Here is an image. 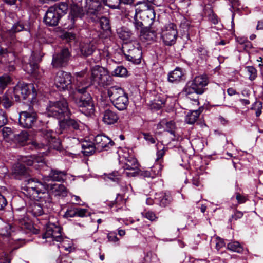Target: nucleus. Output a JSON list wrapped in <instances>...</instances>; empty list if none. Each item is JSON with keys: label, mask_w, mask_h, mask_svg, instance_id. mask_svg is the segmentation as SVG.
Here are the masks:
<instances>
[{"label": "nucleus", "mask_w": 263, "mask_h": 263, "mask_svg": "<svg viewBox=\"0 0 263 263\" xmlns=\"http://www.w3.org/2000/svg\"><path fill=\"white\" fill-rule=\"evenodd\" d=\"M112 78L108 71L104 67L95 66L91 70V77L89 81H78L77 85V91L81 95L80 99L77 101V104L80 107L92 106V98L87 89L91 85L96 87H105L109 85Z\"/></svg>", "instance_id": "1"}, {"label": "nucleus", "mask_w": 263, "mask_h": 263, "mask_svg": "<svg viewBox=\"0 0 263 263\" xmlns=\"http://www.w3.org/2000/svg\"><path fill=\"white\" fill-rule=\"evenodd\" d=\"M20 161L17 163V175H23L25 177L20 178L24 180V182L21 185L22 192L27 196L33 198L37 197L40 194H44L47 191V185L34 179H27V175L29 174L28 168H26L24 163L28 166H31L33 164V160L29 156H20L17 158Z\"/></svg>", "instance_id": "2"}, {"label": "nucleus", "mask_w": 263, "mask_h": 263, "mask_svg": "<svg viewBox=\"0 0 263 263\" xmlns=\"http://www.w3.org/2000/svg\"><path fill=\"white\" fill-rule=\"evenodd\" d=\"M68 5L66 2H61L48 8L44 17V22L49 26L58 25L59 20L67 12Z\"/></svg>", "instance_id": "3"}, {"label": "nucleus", "mask_w": 263, "mask_h": 263, "mask_svg": "<svg viewBox=\"0 0 263 263\" xmlns=\"http://www.w3.org/2000/svg\"><path fill=\"white\" fill-rule=\"evenodd\" d=\"M107 95L118 110H123L127 107L129 102L128 96L121 87L118 86L110 87L107 90Z\"/></svg>", "instance_id": "4"}, {"label": "nucleus", "mask_w": 263, "mask_h": 263, "mask_svg": "<svg viewBox=\"0 0 263 263\" xmlns=\"http://www.w3.org/2000/svg\"><path fill=\"white\" fill-rule=\"evenodd\" d=\"M209 83V79L206 76H196L193 81L189 82L184 88V91L189 98L190 95L195 93L202 94L205 89V87Z\"/></svg>", "instance_id": "5"}, {"label": "nucleus", "mask_w": 263, "mask_h": 263, "mask_svg": "<svg viewBox=\"0 0 263 263\" xmlns=\"http://www.w3.org/2000/svg\"><path fill=\"white\" fill-rule=\"evenodd\" d=\"M47 115H69L72 114L68 108L67 103L65 100L49 101L46 106Z\"/></svg>", "instance_id": "6"}, {"label": "nucleus", "mask_w": 263, "mask_h": 263, "mask_svg": "<svg viewBox=\"0 0 263 263\" xmlns=\"http://www.w3.org/2000/svg\"><path fill=\"white\" fill-rule=\"evenodd\" d=\"M178 37L176 25L170 23L164 26L162 31L161 38L166 46H172L175 44Z\"/></svg>", "instance_id": "7"}, {"label": "nucleus", "mask_w": 263, "mask_h": 263, "mask_svg": "<svg viewBox=\"0 0 263 263\" xmlns=\"http://www.w3.org/2000/svg\"><path fill=\"white\" fill-rule=\"evenodd\" d=\"M52 132H47L44 134V138L47 141L46 143H39L36 140L31 142V148L35 149H46L50 147L53 149H57L59 147L60 141L52 135Z\"/></svg>", "instance_id": "8"}, {"label": "nucleus", "mask_w": 263, "mask_h": 263, "mask_svg": "<svg viewBox=\"0 0 263 263\" xmlns=\"http://www.w3.org/2000/svg\"><path fill=\"white\" fill-rule=\"evenodd\" d=\"M18 211L22 212V214H17V216H20L18 223L17 222V227H19V229L17 228V235L19 234V236H21L24 233L27 234L30 232L33 228V226L30 220L25 216L27 212L26 207L22 205L17 209Z\"/></svg>", "instance_id": "9"}, {"label": "nucleus", "mask_w": 263, "mask_h": 263, "mask_svg": "<svg viewBox=\"0 0 263 263\" xmlns=\"http://www.w3.org/2000/svg\"><path fill=\"white\" fill-rule=\"evenodd\" d=\"M22 64L24 71L32 75L34 77L39 78V65L34 55L31 54L29 57L26 55L23 57Z\"/></svg>", "instance_id": "10"}, {"label": "nucleus", "mask_w": 263, "mask_h": 263, "mask_svg": "<svg viewBox=\"0 0 263 263\" xmlns=\"http://www.w3.org/2000/svg\"><path fill=\"white\" fill-rule=\"evenodd\" d=\"M71 56L70 52L67 48H63L58 53L52 56L51 64L54 68H61L66 66Z\"/></svg>", "instance_id": "11"}, {"label": "nucleus", "mask_w": 263, "mask_h": 263, "mask_svg": "<svg viewBox=\"0 0 263 263\" xmlns=\"http://www.w3.org/2000/svg\"><path fill=\"white\" fill-rule=\"evenodd\" d=\"M69 12L68 14V20L70 21L72 25H74L75 23L79 20H82L84 17L86 10H84L83 7L79 4L72 2H69Z\"/></svg>", "instance_id": "12"}, {"label": "nucleus", "mask_w": 263, "mask_h": 263, "mask_svg": "<svg viewBox=\"0 0 263 263\" xmlns=\"http://www.w3.org/2000/svg\"><path fill=\"white\" fill-rule=\"evenodd\" d=\"M71 75L70 73L59 71L55 78V84L60 90H65L71 87Z\"/></svg>", "instance_id": "13"}, {"label": "nucleus", "mask_w": 263, "mask_h": 263, "mask_svg": "<svg viewBox=\"0 0 263 263\" xmlns=\"http://www.w3.org/2000/svg\"><path fill=\"white\" fill-rule=\"evenodd\" d=\"M61 228L54 223H48L46 228V231L42 235L43 239L51 238L53 240L58 242L62 241L63 237L61 234Z\"/></svg>", "instance_id": "14"}, {"label": "nucleus", "mask_w": 263, "mask_h": 263, "mask_svg": "<svg viewBox=\"0 0 263 263\" xmlns=\"http://www.w3.org/2000/svg\"><path fill=\"white\" fill-rule=\"evenodd\" d=\"M87 14L91 17H100L102 13V5L99 0H86Z\"/></svg>", "instance_id": "15"}, {"label": "nucleus", "mask_w": 263, "mask_h": 263, "mask_svg": "<svg viewBox=\"0 0 263 263\" xmlns=\"http://www.w3.org/2000/svg\"><path fill=\"white\" fill-rule=\"evenodd\" d=\"M123 168L125 170L131 171V172H125L126 176L129 177L136 176L138 172V164L137 160L131 157L126 159Z\"/></svg>", "instance_id": "16"}, {"label": "nucleus", "mask_w": 263, "mask_h": 263, "mask_svg": "<svg viewBox=\"0 0 263 263\" xmlns=\"http://www.w3.org/2000/svg\"><path fill=\"white\" fill-rule=\"evenodd\" d=\"M94 141L96 148L99 151H101L103 148L107 147L109 144L111 146L114 144V142L110 139L103 134L96 136Z\"/></svg>", "instance_id": "17"}, {"label": "nucleus", "mask_w": 263, "mask_h": 263, "mask_svg": "<svg viewBox=\"0 0 263 263\" xmlns=\"http://www.w3.org/2000/svg\"><path fill=\"white\" fill-rule=\"evenodd\" d=\"M144 9L141 11V17L145 21L150 22L151 24L155 18V12L154 7L151 4L144 3Z\"/></svg>", "instance_id": "18"}, {"label": "nucleus", "mask_w": 263, "mask_h": 263, "mask_svg": "<svg viewBox=\"0 0 263 263\" xmlns=\"http://www.w3.org/2000/svg\"><path fill=\"white\" fill-rule=\"evenodd\" d=\"M49 189L50 193L54 196H62L65 197L67 196V190L65 186L63 184H51L47 185V190Z\"/></svg>", "instance_id": "19"}, {"label": "nucleus", "mask_w": 263, "mask_h": 263, "mask_svg": "<svg viewBox=\"0 0 263 263\" xmlns=\"http://www.w3.org/2000/svg\"><path fill=\"white\" fill-rule=\"evenodd\" d=\"M142 54V50L139 47H134L129 49L128 54H126V57L128 61L134 64H139L141 61Z\"/></svg>", "instance_id": "20"}, {"label": "nucleus", "mask_w": 263, "mask_h": 263, "mask_svg": "<svg viewBox=\"0 0 263 263\" xmlns=\"http://www.w3.org/2000/svg\"><path fill=\"white\" fill-rule=\"evenodd\" d=\"M88 210L86 209L77 208L75 207L69 208L65 213V218H72L76 216L84 217L86 216Z\"/></svg>", "instance_id": "21"}, {"label": "nucleus", "mask_w": 263, "mask_h": 263, "mask_svg": "<svg viewBox=\"0 0 263 263\" xmlns=\"http://www.w3.org/2000/svg\"><path fill=\"white\" fill-rule=\"evenodd\" d=\"M95 46L92 42L87 40L80 44V51L84 57H88L92 54L95 50Z\"/></svg>", "instance_id": "22"}, {"label": "nucleus", "mask_w": 263, "mask_h": 263, "mask_svg": "<svg viewBox=\"0 0 263 263\" xmlns=\"http://www.w3.org/2000/svg\"><path fill=\"white\" fill-rule=\"evenodd\" d=\"M156 200L160 206L166 207L170 205L172 201V198L168 193L162 192L156 195Z\"/></svg>", "instance_id": "23"}, {"label": "nucleus", "mask_w": 263, "mask_h": 263, "mask_svg": "<svg viewBox=\"0 0 263 263\" xmlns=\"http://www.w3.org/2000/svg\"><path fill=\"white\" fill-rule=\"evenodd\" d=\"M59 125L61 129H65L67 128H72L74 129H79L80 124L75 120L70 118L64 119L59 121Z\"/></svg>", "instance_id": "24"}, {"label": "nucleus", "mask_w": 263, "mask_h": 263, "mask_svg": "<svg viewBox=\"0 0 263 263\" xmlns=\"http://www.w3.org/2000/svg\"><path fill=\"white\" fill-rule=\"evenodd\" d=\"M184 74L180 68L177 67L168 74V81L172 83L180 81L183 79Z\"/></svg>", "instance_id": "25"}, {"label": "nucleus", "mask_w": 263, "mask_h": 263, "mask_svg": "<svg viewBox=\"0 0 263 263\" xmlns=\"http://www.w3.org/2000/svg\"><path fill=\"white\" fill-rule=\"evenodd\" d=\"M92 20L94 22L99 21L101 28L103 30L106 32L110 31V26L108 18L103 17L101 16V14H100L99 17L92 16Z\"/></svg>", "instance_id": "26"}, {"label": "nucleus", "mask_w": 263, "mask_h": 263, "mask_svg": "<svg viewBox=\"0 0 263 263\" xmlns=\"http://www.w3.org/2000/svg\"><path fill=\"white\" fill-rule=\"evenodd\" d=\"M82 152L84 155H92L97 148L96 145L91 142L84 141L82 143Z\"/></svg>", "instance_id": "27"}, {"label": "nucleus", "mask_w": 263, "mask_h": 263, "mask_svg": "<svg viewBox=\"0 0 263 263\" xmlns=\"http://www.w3.org/2000/svg\"><path fill=\"white\" fill-rule=\"evenodd\" d=\"M18 88L21 91L22 97L25 99L30 93L31 91L33 89V86L31 84H22L20 85L17 84V91Z\"/></svg>", "instance_id": "28"}, {"label": "nucleus", "mask_w": 263, "mask_h": 263, "mask_svg": "<svg viewBox=\"0 0 263 263\" xmlns=\"http://www.w3.org/2000/svg\"><path fill=\"white\" fill-rule=\"evenodd\" d=\"M66 173L65 171H61L58 170H52L49 174V177L51 180L55 181H60L64 179Z\"/></svg>", "instance_id": "29"}, {"label": "nucleus", "mask_w": 263, "mask_h": 263, "mask_svg": "<svg viewBox=\"0 0 263 263\" xmlns=\"http://www.w3.org/2000/svg\"><path fill=\"white\" fill-rule=\"evenodd\" d=\"M152 108L158 109L162 107V105L165 103V99L161 95H157L155 98L151 101Z\"/></svg>", "instance_id": "30"}, {"label": "nucleus", "mask_w": 263, "mask_h": 263, "mask_svg": "<svg viewBox=\"0 0 263 263\" xmlns=\"http://www.w3.org/2000/svg\"><path fill=\"white\" fill-rule=\"evenodd\" d=\"M2 132L4 138L7 142L13 141L15 140V134L10 128L4 127L3 128Z\"/></svg>", "instance_id": "31"}, {"label": "nucleus", "mask_w": 263, "mask_h": 263, "mask_svg": "<svg viewBox=\"0 0 263 263\" xmlns=\"http://www.w3.org/2000/svg\"><path fill=\"white\" fill-rule=\"evenodd\" d=\"M117 33L120 39L123 40H128L132 35V32L128 28L122 27L117 30Z\"/></svg>", "instance_id": "32"}, {"label": "nucleus", "mask_w": 263, "mask_h": 263, "mask_svg": "<svg viewBox=\"0 0 263 263\" xmlns=\"http://www.w3.org/2000/svg\"><path fill=\"white\" fill-rule=\"evenodd\" d=\"M141 36L147 41H154L156 39L157 33L155 31L146 29L141 31Z\"/></svg>", "instance_id": "33"}, {"label": "nucleus", "mask_w": 263, "mask_h": 263, "mask_svg": "<svg viewBox=\"0 0 263 263\" xmlns=\"http://www.w3.org/2000/svg\"><path fill=\"white\" fill-rule=\"evenodd\" d=\"M86 74H87V70H86L81 71L77 72L76 73L77 82H76V92H75V94H76V96L78 98V99H76V103H77V101H78L80 99V97L81 96V95L79 94L77 91V84L78 83V81H84V82L89 81V79H86L85 78V76H86Z\"/></svg>", "instance_id": "34"}, {"label": "nucleus", "mask_w": 263, "mask_h": 263, "mask_svg": "<svg viewBox=\"0 0 263 263\" xmlns=\"http://www.w3.org/2000/svg\"><path fill=\"white\" fill-rule=\"evenodd\" d=\"M30 211L34 216H41L44 212L42 205L39 203H34L32 204L30 208Z\"/></svg>", "instance_id": "35"}, {"label": "nucleus", "mask_w": 263, "mask_h": 263, "mask_svg": "<svg viewBox=\"0 0 263 263\" xmlns=\"http://www.w3.org/2000/svg\"><path fill=\"white\" fill-rule=\"evenodd\" d=\"M204 15L207 16L209 20L214 24H217L218 23L217 16L214 13L213 10L210 7L204 9Z\"/></svg>", "instance_id": "36"}, {"label": "nucleus", "mask_w": 263, "mask_h": 263, "mask_svg": "<svg viewBox=\"0 0 263 263\" xmlns=\"http://www.w3.org/2000/svg\"><path fill=\"white\" fill-rule=\"evenodd\" d=\"M115 77H124L127 75V69L123 66H118L111 72Z\"/></svg>", "instance_id": "37"}, {"label": "nucleus", "mask_w": 263, "mask_h": 263, "mask_svg": "<svg viewBox=\"0 0 263 263\" xmlns=\"http://www.w3.org/2000/svg\"><path fill=\"white\" fill-rule=\"evenodd\" d=\"M20 116L18 119L19 122L21 124H23L22 120H24V126L27 128H29L31 126L34 120L36 119V116Z\"/></svg>", "instance_id": "38"}, {"label": "nucleus", "mask_w": 263, "mask_h": 263, "mask_svg": "<svg viewBox=\"0 0 263 263\" xmlns=\"http://www.w3.org/2000/svg\"><path fill=\"white\" fill-rule=\"evenodd\" d=\"M227 248L228 249L237 253H241L243 250V247L237 241L229 243L227 245Z\"/></svg>", "instance_id": "39"}, {"label": "nucleus", "mask_w": 263, "mask_h": 263, "mask_svg": "<svg viewBox=\"0 0 263 263\" xmlns=\"http://www.w3.org/2000/svg\"><path fill=\"white\" fill-rule=\"evenodd\" d=\"M28 140V134L26 132L23 131L17 135V144L21 146L25 145Z\"/></svg>", "instance_id": "40"}, {"label": "nucleus", "mask_w": 263, "mask_h": 263, "mask_svg": "<svg viewBox=\"0 0 263 263\" xmlns=\"http://www.w3.org/2000/svg\"><path fill=\"white\" fill-rule=\"evenodd\" d=\"M119 118L118 116H103V121L107 125L114 124L117 122Z\"/></svg>", "instance_id": "41"}, {"label": "nucleus", "mask_w": 263, "mask_h": 263, "mask_svg": "<svg viewBox=\"0 0 263 263\" xmlns=\"http://www.w3.org/2000/svg\"><path fill=\"white\" fill-rule=\"evenodd\" d=\"M196 51L199 57L202 59H205L208 57V52L203 46L198 47Z\"/></svg>", "instance_id": "42"}, {"label": "nucleus", "mask_w": 263, "mask_h": 263, "mask_svg": "<svg viewBox=\"0 0 263 263\" xmlns=\"http://www.w3.org/2000/svg\"><path fill=\"white\" fill-rule=\"evenodd\" d=\"M122 3L121 0H108L105 1L106 5L112 9L119 8V5Z\"/></svg>", "instance_id": "43"}, {"label": "nucleus", "mask_w": 263, "mask_h": 263, "mask_svg": "<svg viewBox=\"0 0 263 263\" xmlns=\"http://www.w3.org/2000/svg\"><path fill=\"white\" fill-rule=\"evenodd\" d=\"M10 82V78L8 76H3L0 77V87L4 90L7 85Z\"/></svg>", "instance_id": "44"}, {"label": "nucleus", "mask_w": 263, "mask_h": 263, "mask_svg": "<svg viewBox=\"0 0 263 263\" xmlns=\"http://www.w3.org/2000/svg\"><path fill=\"white\" fill-rule=\"evenodd\" d=\"M246 69L249 76V79L251 81L254 80L257 76L256 69L253 66H247Z\"/></svg>", "instance_id": "45"}, {"label": "nucleus", "mask_w": 263, "mask_h": 263, "mask_svg": "<svg viewBox=\"0 0 263 263\" xmlns=\"http://www.w3.org/2000/svg\"><path fill=\"white\" fill-rule=\"evenodd\" d=\"M10 234L9 226L2 222V227L0 228V235L4 236H9Z\"/></svg>", "instance_id": "46"}, {"label": "nucleus", "mask_w": 263, "mask_h": 263, "mask_svg": "<svg viewBox=\"0 0 263 263\" xmlns=\"http://www.w3.org/2000/svg\"><path fill=\"white\" fill-rule=\"evenodd\" d=\"M108 180L114 182H119L120 179V175L118 172H113L107 175Z\"/></svg>", "instance_id": "47"}, {"label": "nucleus", "mask_w": 263, "mask_h": 263, "mask_svg": "<svg viewBox=\"0 0 263 263\" xmlns=\"http://www.w3.org/2000/svg\"><path fill=\"white\" fill-rule=\"evenodd\" d=\"M243 213L241 211H236L233 215L231 216L229 221L232 222L233 221L237 220L238 219L241 218L243 216Z\"/></svg>", "instance_id": "48"}, {"label": "nucleus", "mask_w": 263, "mask_h": 263, "mask_svg": "<svg viewBox=\"0 0 263 263\" xmlns=\"http://www.w3.org/2000/svg\"><path fill=\"white\" fill-rule=\"evenodd\" d=\"M137 16V14L136 13L134 17V21L133 22V24L134 25L135 28L137 30H141V31L142 30L143 26H144L143 23L138 21L135 17Z\"/></svg>", "instance_id": "49"}, {"label": "nucleus", "mask_w": 263, "mask_h": 263, "mask_svg": "<svg viewBox=\"0 0 263 263\" xmlns=\"http://www.w3.org/2000/svg\"><path fill=\"white\" fill-rule=\"evenodd\" d=\"M107 238L110 242H116L119 241V238L117 237V234L115 232H110L107 235Z\"/></svg>", "instance_id": "50"}, {"label": "nucleus", "mask_w": 263, "mask_h": 263, "mask_svg": "<svg viewBox=\"0 0 263 263\" xmlns=\"http://www.w3.org/2000/svg\"><path fill=\"white\" fill-rule=\"evenodd\" d=\"M199 116H186L185 122L188 124H193L197 120Z\"/></svg>", "instance_id": "51"}, {"label": "nucleus", "mask_w": 263, "mask_h": 263, "mask_svg": "<svg viewBox=\"0 0 263 263\" xmlns=\"http://www.w3.org/2000/svg\"><path fill=\"white\" fill-rule=\"evenodd\" d=\"M144 216L145 218H146L147 219L151 221L155 220L157 218L155 214L152 211H147L145 212L144 214Z\"/></svg>", "instance_id": "52"}, {"label": "nucleus", "mask_w": 263, "mask_h": 263, "mask_svg": "<svg viewBox=\"0 0 263 263\" xmlns=\"http://www.w3.org/2000/svg\"><path fill=\"white\" fill-rule=\"evenodd\" d=\"M165 124L166 127L169 129L168 131L171 134L174 135V132L173 130L175 127V124L174 122L171 121L170 122H165Z\"/></svg>", "instance_id": "53"}, {"label": "nucleus", "mask_w": 263, "mask_h": 263, "mask_svg": "<svg viewBox=\"0 0 263 263\" xmlns=\"http://www.w3.org/2000/svg\"><path fill=\"white\" fill-rule=\"evenodd\" d=\"M142 134L144 136V138L145 140H146V141H147L148 142L152 144H154L155 143L156 141L155 139L151 134H149V133H142Z\"/></svg>", "instance_id": "54"}, {"label": "nucleus", "mask_w": 263, "mask_h": 263, "mask_svg": "<svg viewBox=\"0 0 263 263\" xmlns=\"http://www.w3.org/2000/svg\"><path fill=\"white\" fill-rule=\"evenodd\" d=\"M3 105L5 108H8L12 105V102L7 97H4L3 99Z\"/></svg>", "instance_id": "55"}, {"label": "nucleus", "mask_w": 263, "mask_h": 263, "mask_svg": "<svg viewBox=\"0 0 263 263\" xmlns=\"http://www.w3.org/2000/svg\"><path fill=\"white\" fill-rule=\"evenodd\" d=\"M224 246V243L223 240L218 237L216 238V248L219 250Z\"/></svg>", "instance_id": "56"}, {"label": "nucleus", "mask_w": 263, "mask_h": 263, "mask_svg": "<svg viewBox=\"0 0 263 263\" xmlns=\"http://www.w3.org/2000/svg\"><path fill=\"white\" fill-rule=\"evenodd\" d=\"M7 201L5 198L0 194V210H3L7 205Z\"/></svg>", "instance_id": "57"}, {"label": "nucleus", "mask_w": 263, "mask_h": 263, "mask_svg": "<svg viewBox=\"0 0 263 263\" xmlns=\"http://www.w3.org/2000/svg\"><path fill=\"white\" fill-rule=\"evenodd\" d=\"M236 198L239 204L243 203L246 201V198L239 193L236 194Z\"/></svg>", "instance_id": "58"}, {"label": "nucleus", "mask_w": 263, "mask_h": 263, "mask_svg": "<svg viewBox=\"0 0 263 263\" xmlns=\"http://www.w3.org/2000/svg\"><path fill=\"white\" fill-rule=\"evenodd\" d=\"M165 153V149L164 147H163L162 149H161L158 150L157 153V158L156 160H158L162 158L163 157V156L164 155Z\"/></svg>", "instance_id": "59"}, {"label": "nucleus", "mask_w": 263, "mask_h": 263, "mask_svg": "<svg viewBox=\"0 0 263 263\" xmlns=\"http://www.w3.org/2000/svg\"><path fill=\"white\" fill-rule=\"evenodd\" d=\"M65 37L69 42L74 41L76 39L75 35L72 33H67L65 34Z\"/></svg>", "instance_id": "60"}, {"label": "nucleus", "mask_w": 263, "mask_h": 263, "mask_svg": "<svg viewBox=\"0 0 263 263\" xmlns=\"http://www.w3.org/2000/svg\"><path fill=\"white\" fill-rule=\"evenodd\" d=\"M242 46L244 50L246 51H248L252 48V43L248 40H247Z\"/></svg>", "instance_id": "61"}, {"label": "nucleus", "mask_w": 263, "mask_h": 263, "mask_svg": "<svg viewBox=\"0 0 263 263\" xmlns=\"http://www.w3.org/2000/svg\"><path fill=\"white\" fill-rule=\"evenodd\" d=\"M33 108L31 106H29V108H28V110H26V111H21L20 113V115H21L22 114H24V115H27V116H29V115H32V114H33Z\"/></svg>", "instance_id": "62"}, {"label": "nucleus", "mask_w": 263, "mask_h": 263, "mask_svg": "<svg viewBox=\"0 0 263 263\" xmlns=\"http://www.w3.org/2000/svg\"><path fill=\"white\" fill-rule=\"evenodd\" d=\"M6 116H0V127H3L7 122Z\"/></svg>", "instance_id": "63"}, {"label": "nucleus", "mask_w": 263, "mask_h": 263, "mask_svg": "<svg viewBox=\"0 0 263 263\" xmlns=\"http://www.w3.org/2000/svg\"><path fill=\"white\" fill-rule=\"evenodd\" d=\"M192 183L194 185L196 186H199L200 185L199 177L196 176L194 177L192 179Z\"/></svg>", "instance_id": "64"}]
</instances>
